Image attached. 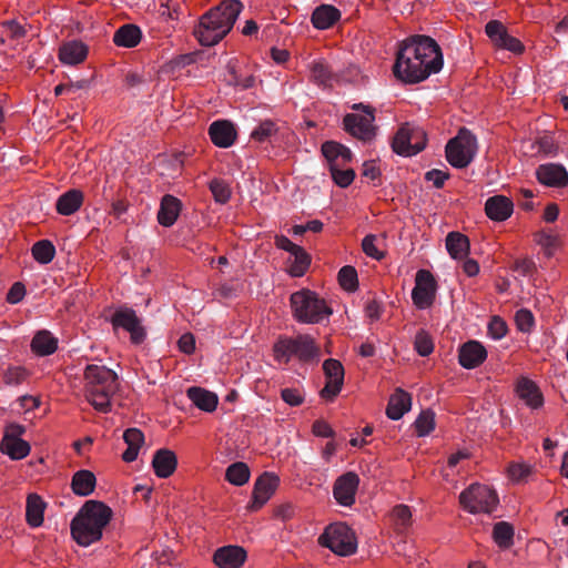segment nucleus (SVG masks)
<instances>
[{
    "label": "nucleus",
    "instance_id": "30",
    "mask_svg": "<svg viewBox=\"0 0 568 568\" xmlns=\"http://www.w3.org/2000/svg\"><path fill=\"white\" fill-rule=\"evenodd\" d=\"M410 395L407 392L398 388L395 390V393L390 396L388 400L386 414L390 419L397 420L402 418L403 415L410 409Z\"/></svg>",
    "mask_w": 568,
    "mask_h": 568
},
{
    "label": "nucleus",
    "instance_id": "25",
    "mask_svg": "<svg viewBox=\"0 0 568 568\" xmlns=\"http://www.w3.org/2000/svg\"><path fill=\"white\" fill-rule=\"evenodd\" d=\"M212 142L219 148H230L236 139L233 124L226 120L213 122L209 128Z\"/></svg>",
    "mask_w": 568,
    "mask_h": 568
},
{
    "label": "nucleus",
    "instance_id": "8",
    "mask_svg": "<svg viewBox=\"0 0 568 568\" xmlns=\"http://www.w3.org/2000/svg\"><path fill=\"white\" fill-rule=\"evenodd\" d=\"M446 159L457 169L468 166L477 153L476 136L467 129H460L457 135L446 145Z\"/></svg>",
    "mask_w": 568,
    "mask_h": 568
},
{
    "label": "nucleus",
    "instance_id": "27",
    "mask_svg": "<svg viewBox=\"0 0 568 568\" xmlns=\"http://www.w3.org/2000/svg\"><path fill=\"white\" fill-rule=\"evenodd\" d=\"M186 396L199 409L207 413L214 412L219 404L217 395L202 387H190Z\"/></svg>",
    "mask_w": 568,
    "mask_h": 568
},
{
    "label": "nucleus",
    "instance_id": "51",
    "mask_svg": "<svg viewBox=\"0 0 568 568\" xmlns=\"http://www.w3.org/2000/svg\"><path fill=\"white\" fill-rule=\"evenodd\" d=\"M362 248L364 253L372 258L379 261L384 257V252L378 246V239L374 234H368L363 239Z\"/></svg>",
    "mask_w": 568,
    "mask_h": 568
},
{
    "label": "nucleus",
    "instance_id": "40",
    "mask_svg": "<svg viewBox=\"0 0 568 568\" xmlns=\"http://www.w3.org/2000/svg\"><path fill=\"white\" fill-rule=\"evenodd\" d=\"M535 242L542 248L547 257H551L559 247L558 235L546 230L535 233Z\"/></svg>",
    "mask_w": 568,
    "mask_h": 568
},
{
    "label": "nucleus",
    "instance_id": "63",
    "mask_svg": "<svg viewBox=\"0 0 568 568\" xmlns=\"http://www.w3.org/2000/svg\"><path fill=\"white\" fill-rule=\"evenodd\" d=\"M313 434L317 437H332L334 432L332 427L324 420H316L313 424Z\"/></svg>",
    "mask_w": 568,
    "mask_h": 568
},
{
    "label": "nucleus",
    "instance_id": "55",
    "mask_svg": "<svg viewBox=\"0 0 568 568\" xmlns=\"http://www.w3.org/2000/svg\"><path fill=\"white\" fill-rule=\"evenodd\" d=\"M515 321L521 332H529L534 326V316L530 311L525 308L516 312Z\"/></svg>",
    "mask_w": 568,
    "mask_h": 568
},
{
    "label": "nucleus",
    "instance_id": "22",
    "mask_svg": "<svg viewBox=\"0 0 568 568\" xmlns=\"http://www.w3.org/2000/svg\"><path fill=\"white\" fill-rule=\"evenodd\" d=\"M514 211V204L510 199L504 195H494L487 199L485 203L486 215L496 222H504L509 219Z\"/></svg>",
    "mask_w": 568,
    "mask_h": 568
},
{
    "label": "nucleus",
    "instance_id": "4",
    "mask_svg": "<svg viewBox=\"0 0 568 568\" xmlns=\"http://www.w3.org/2000/svg\"><path fill=\"white\" fill-rule=\"evenodd\" d=\"M119 388L118 375L103 365L90 364L83 373V393L87 402L100 413L111 410V398Z\"/></svg>",
    "mask_w": 568,
    "mask_h": 568
},
{
    "label": "nucleus",
    "instance_id": "23",
    "mask_svg": "<svg viewBox=\"0 0 568 568\" xmlns=\"http://www.w3.org/2000/svg\"><path fill=\"white\" fill-rule=\"evenodd\" d=\"M88 47L80 40L63 42L59 48V60L67 65L82 63L88 55Z\"/></svg>",
    "mask_w": 568,
    "mask_h": 568
},
{
    "label": "nucleus",
    "instance_id": "26",
    "mask_svg": "<svg viewBox=\"0 0 568 568\" xmlns=\"http://www.w3.org/2000/svg\"><path fill=\"white\" fill-rule=\"evenodd\" d=\"M322 153L329 169L348 165L352 161V152L341 143L327 141L322 145Z\"/></svg>",
    "mask_w": 568,
    "mask_h": 568
},
{
    "label": "nucleus",
    "instance_id": "39",
    "mask_svg": "<svg viewBox=\"0 0 568 568\" xmlns=\"http://www.w3.org/2000/svg\"><path fill=\"white\" fill-rule=\"evenodd\" d=\"M493 538L497 546L501 549H508L514 544V528L506 521L495 524L493 529Z\"/></svg>",
    "mask_w": 568,
    "mask_h": 568
},
{
    "label": "nucleus",
    "instance_id": "7",
    "mask_svg": "<svg viewBox=\"0 0 568 568\" xmlns=\"http://www.w3.org/2000/svg\"><path fill=\"white\" fill-rule=\"evenodd\" d=\"M353 113L344 116V128L354 138L364 142L371 141L376 134L375 109L368 104L355 103Z\"/></svg>",
    "mask_w": 568,
    "mask_h": 568
},
{
    "label": "nucleus",
    "instance_id": "60",
    "mask_svg": "<svg viewBox=\"0 0 568 568\" xmlns=\"http://www.w3.org/2000/svg\"><path fill=\"white\" fill-rule=\"evenodd\" d=\"M503 42V45L499 49L508 50L515 54H520L524 52V44L520 42L519 39L510 36L509 33L506 36V39Z\"/></svg>",
    "mask_w": 568,
    "mask_h": 568
},
{
    "label": "nucleus",
    "instance_id": "1",
    "mask_svg": "<svg viewBox=\"0 0 568 568\" xmlns=\"http://www.w3.org/2000/svg\"><path fill=\"white\" fill-rule=\"evenodd\" d=\"M443 67L438 44L429 37L415 36L403 41L396 54L394 75L406 83H418Z\"/></svg>",
    "mask_w": 568,
    "mask_h": 568
},
{
    "label": "nucleus",
    "instance_id": "31",
    "mask_svg": "<svg viewBox=\"0 0 568 568\" xmlns=\"http://www.w3.org/2000/svg\"><path fill=\"white\" fill-rule=\"evenodd\" d=\"M83 200V193L80 190L72 189L59 196L55 209L59 214L68 216L81 207Z\"/></svg>",
    "mask_w": 568,
    "mask_h": 568
},
{
    "label": "nucleus",
    "instance_id": "20",
    "mask_svg": "<svg viewBox=\"0 0 568 568\" xmlns=\"http://www.w3.org/2000/svg\"><path fill=\"white\" fill-rule=\"evenodd\" d=\"M151 465L158 478L166 479L178 468V456L169 448H160L155 450Z\"/></svg>",
    "mask_w": 568,
    "mask_h": 568
},
{
    "label": "nucleus",
    "instance_id": "9",
    "mask_svg": "<svg viewBox=\"0 0 568 568\" xmlns=\"http://www.w3.org/2000/svg\"><path fill=\"white\" fill-rule=\"evenodd\" d=\"M318 542L338 556L353 555L357 549V541L353 530L342 523L327 526L320 536Z\"/></svg>",
    "mask_w": 568,
    "mask_h": 568
},
{
    "label": "nucleus",
    "instance_id": "36",
    "mask_svg": "<svg viewBox=\"0 0 568 568\" xmlns=\"http://www.w3.org/2000/svg\"><path fill=\"white\" fill-rule=\"evenodd\" d=\"M141 37L142 33L139 27L124 24L115 31L113 42L118 47L133 48L140 43Z\"/></svg>",
    "mask_w": 568,
    "mask_h": 568
},
{
    "label": "nucleus",
    "instance_id": "11",
    "mask_svg": "<svg viewBox=\"0 0 568 568\" xmlns=\"http://www.w3.org/2000/svg\"><path fill=\"white\" fill-rule=\"evenodd\" d=\"M392 146L399 155H415L425 149L426 133L418 125L405 123L395 134Z\"/></svg>",
    "mask_w": 568,
    "mask_h": 568
},
{
    "label": "nucleus",
    "instance_id": "45",
    "mask_svg": "<svg viewBox=\"0 0 568 568\" xmlns=\"http://www.w3.org/2000/svg\"><path fill=\"white\" fill-rule=\"evenodd\" d=\"M414 427L418 436L429 435L435 428V414L432 410H423L416 418Z\"/></svg>",
    "mask_w": 568,
    "mask_h": 568
},
{
    "label": "nucleus",
    "instance_id": "50",
    "mask_svg": "<svg viewBox=\"0 0 568 568\" xmlns=\"http://www.w3.org/2000/svg\"><path fill=\"white\" fill-rule=\"evenodd\" d=\"M210 190L217 203L224 204L231 197V189L229 184L221 179L212 180L210 183Z\"/></svg>",
    "mask_w": 568,
    "mask_h": 568
},
{
    "label": "nucleus",
    "instance_id": "10",
    "mask_svg": "<svg viewBox=\"0 0 568 568\" xmlns=\"http://www.w3.org/2000/svg\"><path fill=\"white\" fill-rule=\"evenodd\" d=\"M459 503L470 514H490L498 504V497L490 487L474 484L460 494Z\"/></svg>",
    "mask_w": 568,
    "mask_h": 568
},
{
    "label": "nucleus",
    "instance_id": "17",
    "mask_svg": "<svg viewBox=\"0 0 568 568\" xmlns=\"http://www.w3.org/2000/svg\"><path fill=\"white\" fill-rule=\"evenodd\" d=\"M359 484L358 476L348 471L339 476L333 487V495L342 506H352L355 503V494Z\"/></svg>",
    "mask_w": 568,
    "mask_h": 568
},
{
    "label": "nucleus",
    "instance_id": "41",
    "mask_svg": "<svg viewBox=\"0 0 568 568\" xmlns=\"http://www.w3.org/2000/svg\"><path fill=\"white\" fill-rule=\"evenodd\" d=\"M31 253L38 263L48 264L55 255V247L49 240H41L33 244Z\"/></svg>",
    "mask_w": 568,
    "mask_h": 568
},
{
    "label": "nucleus",
    "instance_id": "13",
    "mask_svg": "<svg viewBox=\"0 0 568 568\" xmlns=\"http://www.w3.org/2000/svg\"><path fill=\"white\" fill-rule=\"evenodd\" d=\"M436 291L437 283L433 274L427 270H419L412 292L415 306L419 310L429 308L435 302Z\"/></svg>",
    "mask_w": 568,
    "mask_h": 568
},
{
    "label": "nucleus",
    "instance_id": "48",
    "mask_svg": "<svg viewBox=\"0 0 568 568\" xmlns=\"http://www.w3.org/2000/svg\"><path fill=\"white\" fill-rule=\"evenodd\" d=\"M329 172L334 182L341 187H347L355 178L354 171L348 165L332 168Z\"/></svg>",
    "mask_w": 568,
    "mask_h": 568
},
{
    "label": "nucleus",
    "instance_id": "14",
    "mask_svg": "<svg viewBox=\"0 0 568 568\" xmlns=\"http://www.w3.org/2000/svg\"><path fill=\"white\" fill-rule=\"evenodd\" d=\"M326 383L320 395L326 402H333L344 384V367L337 359H326L323 363Z\"/></svg>",
    "mask_w": 568,
    "mask_h": 568
},
{
    "label": "nucleus",
    "instance_id": "15",
    "mask_svg": "<svg viewBox=\"0 0 568 568\" xmlns=\"http://www.w3.org/2000/svg\"><path fill=\"white\" fill-rule=\"evenodd\" d=\"M111 323L116 328H123L130 333L132 343L140 344L145 337V332L135 312L131 308H119L114 312Z\"/></svg>",
    "mask_w": 568,
    "mask_h": 568
},
{
    "label": "nucleus",
    "instance_id": "2",
    "mask_svg": "<svg viewBox=\"0 0 568 568\" xmlns=\"http://www.w3.org/2000/svg\"><path fill=\"white\" fill-rule=\"evenodd\" d=\"M243 4L239 0H226L204 13L194 30L202 45L219 43L233 28Z\"/></svg>",
    "mask_w": 568,
    "mask_h": 568
},
{
    "label": "nucleus",
    "instance_id": "34",
    "mask_svg": "<svg viewBox=\"0 0 568 568\" xmlns=\"http://www.w3.org/2000/svg\"><path fill=\"white\" fill-rule=\"evenodd\" d=\"M341 18V12L334 6L322 4L312 14V23L316 29L325 30L331 28Z\"/></svg>",
    "mask_w": 568,
    "mask_h": 568
},
{
    "label": "nucleus",
    "instance_id": "21",
    "mask_svg": "<svg viewBox=\"0 0 568 568\" xmlns=\"http://www.w3.org/2000/svg\"><path fill=\"white\" fill-rule=\"evenodd\" d=\"M486 357V348L477 341H469L459 348V364L467 369L478 367Z\"/></svg>",
    "mask_w": 568,
    "mask_h": 568
},
{
    "label": "nucleus",
    "instance_id": "52",
    "mask_svg": "<svg viewBox=\"0 0 568 568\" xmlns=\"http://www.w3.org/2000/svg\"><path fill=\"white\" fill-rule=\"evenodd\" d=\"M276 132L274 122L266 120L261 122L251 133V138L256 142H265Z\"/></svg>",
    "mask_w": 568,
    "mask_h": 568
},
{
    "label": "nucleus",
    "instance_id": "3",
    "mask_svg": "<svg viewBox=\"0 0 568 568\" xmlns=\"http://www.w3.org/2000/svg\"><path fill=\"white\" fill-rule=\"evenodd\" d=\"M111 518L110 507L102 501L88 500L71 521V536L78 545L88 547L101 539L103 529Z\"/></svg>",
    "mask_w": 568,
    "mask_h": 568
},
{
    "label": "nucleus",
    "instance_id": "24",
    "mask_svg": "<svg viewBox=\"0 0 568 568\" xmlns=\"http://www.w3.org/2000/svg\"><path fill=\"white\" fill-rule=\"evenodd\" d=\"M516 394L531 409H537L544 404V397L539 387L527 377H520L517 381Z\"/></svg>",
    "mask_w": 568,
    "mask_h": 568
},
{
    "label": "nucleus",
    "instance_id": "57",
    "mask_svg": "<svg viewBox=\"0 0 568 568\" xmlns=\"http://www.w3.org/2000/svg\"><path fill=\"white\" fill-rule=\"evenodd\" d=\"M488 333L493 338L500 339L507 334V325L501 318L494 317L489 322Z\"/></svg>",
    "mask_w": 568,
    "mask_h": 568
},
{
    "label": "nucleus",
    "instance_id": "6",
    "mask_svg": "<svg viewBox=\"0 0 568 568\" xmlns=\"http://www.w3.org/2000/svg\"><path fill=\"white\" fill-rule=\"evenodd\" d=\"M291 305L295 318L302 323H320L332 314L326 302L308 290L292 294Z\"/></svg>",
    "mask_w": 568,
    "mask_h": 568
},
{
    "label": "nucleus",
    "instance_id": "62",
    "mask_svg": "<svg viewBox=\"0 0 568 568\" xmlns=\"http://www.w3.org/2000/svg\"><path fill=\"white\" fill-rule=\"evenodd\" d=\"M178 345L181 352L192 354L195 351V338L190 333L183 334L180 337Z\"/></svg>",
    "mask_w": 568,
    "mask_h": 568
},
{
    "label": "nucleus",
    "instance_id": "5",
    "mask_svg": "<svg viewBox=\"0 0 568 568\" xmlns=\"http://www.w3.org/2000/svg\"><path fill=\"white\" fill-rule=\"evenodd\" d=\"M318 355L320 348L310 335L281 336L273 345L274 361L278 364H288L293 357L301 362H308L317 358Z\"/></svg>",
    "mask_w": 568,
    "mask_h": 568
},
{
    "label": "nucleus",
    "instance_id": "54",
    "mask_svg": "<svg viewBox=\"0 0 568 568\" xmlns=\"http://www.w3.org/2000/svg\"><path fill=\"white\" fill-rule=\"evenodd\" d=\"M508 477L516 483L523 481L531 473V466L525 463H511L508 466Z\"/></svg>",
    "mask_w": 568,
    "mask_h": 568
},
{
    "label": "nucleus",
    "instance_id": "59",
    "mask_svg": "<svg viewBox=\"0 0 568 568\" xmlns=\"http://www.w3.org/2000/svg\"><path fill=\"white\" fill-rule=\"evenodd\" d=\"M2 29L10 38H21L24 36L23 27L16 20H7L1 23Z\"/></svg>",
    "mask_w": 568,
    "mask_h": 568
},
{
    "label": "nucleus",
    "instance_id": "46",
    "mask_svg": "<svg viewBox=\"0 0 568 568\" xmlns=\"http://www.w3.org/2000/svg\"><path fill=\"white\" fill-rule=\"evenodd\" d=\"M485 32L497 48L503 45L504 39L508 34L506 27L498 20H490L485 27Z\"/></svg>",
    "mask_w": 568,
    "mask_h": 568
},
{
    "label": "nucleus",
    "instance_id": "43",
    "mask_svg": "<svg viewBox=\"0 0 568 568\" xmlns=\"http://www.w3.org/2000/svg\"><path fill=\"white\" fill-rule=\"evenodd\" d=\"M30 376V372L19 365H10L2 373L3 383L8 386H18L24 383Z\"/></svg>",
    "mask_w": 568,
    "mask_h": 568
},
{
    "label": "nucleus",
    "instance_id": "28",
    "mask_svg": "<svg viewBox=\"0 0 568 568\" xmlns=\"http://www.w3.org/2000/svg\"><path fill=\"white\" fill-rule=\"evenodd\" d=\"M181 207L182 204L178 197L170 194L164 195L158 213L159 223L165 227L172 226L179 217Z\"/></svg>",
    "mask_w": 568,
    "mask_h": 568
},
{
    "label": "nucleus",
    "instance_id": "58",
    "mask_svg": "<svg viewBox=\"0 0 568 568\" xmlns=\"http://www.w3.org/2000/svg\"><path fill=\"white\" fill-rule=\"evenodd\" d=\"M26 295V287L22 283L16 282L7 294V302L10 304H18Z\"/></svg>",
    "mask_w": 568,
    "mask_h": 568
},
{
    "label": "nucleus",
    "instance_id": "19",
    "mask_svg": "<svg viewBox=\"0 0 568 568\" xmlns=\"http://www.w3.org/2000/svg\"><path fill=\"white\" fill-rule=\"evenodd\" d=\"M536 178L539 183L546 186L562 187L568 184V173L566 169L556 163L539 165L536 170Z\"/></svg>",
    "mask_w": 568,
    "mask_h": 568
},
{
    "label": "nucleus",
    "instance_id": "37",
    "mask_svg": "<svg viewBox=\"0 0 568 568\" xmlns=\"http://www.w3.org/2000/svg\"><path fill=\"white\" fill-rule=\"evenodd\" d=\"M446 248L453 258L462 260L469 252V240L459 232H450L446 236Z\"/></svg>",
    "mask_w": 568,
    "mask_h": 568
},
{
    "label": "nucleus",
    "instance_id": "12",
    "mask_svg": "<svg viewBox=\"0 0 568 568\" xmlns=\"http://www.w3.org/2000/svg\"><path fill=\"white\" fill-rule=\"evenodd\" d=\"M24 432V426L17 423H11L4 428L0 450L12 460L23 459L30 454L31 447L29 443L21 438Z\"/></svg>",
    "mask_w": 568,
    "mask_h": 568
},
{
    "label": "nucleus",
    "instance_id": "53",
    "mask_svg": "<svg viewBox=\"0 0 568 568\" xmlns=\"http://www.w3.org/2000/svg\"><path fill=\"white\" fill-rule=\"evenodd\" d=\"M414 346L420 356H428L434 351V343L432 337L424 331L416 334Z\"/></svg>",
    "mask_w": 568,
    "mask_h": 568
},
{
    "label": "nucleus",
    "instance_id": "16",
    "mask_svg": "<svg viewBox=\"0 0 568 568\" xmlns=\"http://www.w3.org/2000/svg\"><path fill=\"white\" fill-rule=\"evenodd\" d=\"M278 486V478L274 474L264 473L254 484L252 501L248 509L256 511L261 509L273 496Z\"/></svg>",
    "mask_w": 568,
    "mask_h": 568
},
{
    "label": "nucleus",
    "instance_id": "47",
    "mask_svg": "<svg viewBox=\"0 0 568 568\" xmlns=\"http://www.w3.org/2000/svg\"><path fill=\"white\" fill-rule=\"evenodd\" d=\"M338 282L345 291H355L358 285L356 270L349 265L343 266L338 272Z\"/></svg>",
    "mask_w": 568,
    "mask_h": 568
},
{
    "label": "nucleus",
    "instance_id": "49",
    "mask_svg": "<svg viewBox=\"0 0 568 568\" xmlns=\"http://www.w3.org/2000/svg\"><path fill=\"white\" fill-rule=\"evenodd\" d=\"M311 79L320 84L326 85L331 80V71L323 61H313L311 64Z\"/></svg>",
    "mask_w": 568,
    "mask_h": 568
},
{
    "label": "nucleus",
    "instance_id": "29",
    "mask_svg": "<svg viewBox=\"0 0 568 568\" xmlns=\"http://www.w3.org/2000/svg\"><path fill=\"white\" fill-rule=\"evenodd\" d=\"M97 486L95 475L88 469H81L73 474L71 489L74 495L87 497L91 495Z\"/></svg>",
    "mask_w": 568,
    "mask_h": 568
},
{
    "label": "nucleus",
    "instance_id": "35",
    "mask_svg": "<svg viewBox=\"0 0 568 568\" xmlns=\"http://www.w3.org/2000/svg\"><path fill=\"white\" fill-rule=\"evenodd\" d=\"M123 439L128 448L122 454V459L125 463H132L138 458L139 452L144 444V435L138 428H129L124 432Z\"/></svg>",
    "mask_w": 568,
    "mask_h": 568
},
{
    "label": "nucleus",
    "instance_id": "32",
    "mask_svg": "<svg viewBox=\"0 0 568 568\" xmlns=\"http://www.w3.org/2000/svg\"><path fill=\"white\" fill-rule=\"evenodd\" d=\"M47 504L38 494H30L27 497L26 519L29 526L40 527L43 524V516Z\"/></svg>",
    "mask_w": 568,
    "mask_h": 568
},
{
    "label": "nucleus",
    "instance_id": "44",
    "mask_svg": "<svg viewBox=\"0 0 568 568\" xmlns=\"http://www.w3.org/2000/svg\"><path fill=\"white\" fill-rule=\"evenodd\" d=\"M392 521L398 532H404L412 524V511L406 505H397L393 508Z\"/></svg>",
    "mask_w": 568,
    "mask_h": 568
},
{
    "label": "nucleus",
    "instance_id": "56",
    "mask_svg": "<svg viewBox=\"0 0 568 568\" xmlns=\"http://www.w3.org/2000/svg\"><path fill=\"white\" fill-rule=\"evenodd\" d=\"M281 397L290 406H300L304 402L302 392L296 388L282 389Z\"/></svg>",
    "mask_w": 568,
    "mask_h": 568
},
{
    "label": "nucleus",
    "instance_id": "38",
    "mask_svg": "<svg viewBox=\"0 0 568 568\" xmlns=\"http://www.w3.org/2000/svg\"><path fill=\"white\" fill-rule=\"evenodd\" d=\"M288 272L292 276H303L311 264V257L302 246H297L293 253L290 254Z\"/></svg>",
    "mask_w": 568,
    "mask_h": 568
},
{
    "label": "nucleus",
    "instance_id": "18",
    "mask_svg": "<svg viewBox=\"0 0 568 568\" xmlns=\"http://www.w3.org/2000/svg\"><path fill=\"white\" fill-rule=\"evenodd\" d=\"M247 558L246 550L240 546H223L215 550L213 562L219 568H241Z\"/></svg>",
    "mask_w": 568,
    "mask_h": 568
},
{
    "label": "nucleus",
    "instance_id": "61",
    "mask_svg": "<svg viewBox=\"0 0 568 568\" xmlns=\"http://www.w3.org/2000/svg\"><path fill=\"white\" fill-rule=\"evenodd\" d=\"M448 176L449 175L447 172L434 169L426 173L425 179L428 182H432L434 184V186L439 189L444 185V183L448 179Z\"/></svg>",
    "mask_w": 568,
    "mask_h": 568
},
{
    "label": "nucleus",
    "instance_id": "64",
    "mask_svg": "<svg viewBox=\"0 0 568 568\" xmlns=\"http://www.w3.org/2000/svg\"><path fill=\"white\" fill-rule=\"evenodd\" d=\"M470 457L467 450H458L457 453L452 454L447 460V467L452 470L456 469L460 462L466 460Z\"/></svg>",
    "mask_w": 568,
    "mask_h": 568
},
{
    "label": "nucleus",
    "instance_id": "42",
    "mask_svg": "<svg viewBox=\"0 0 568 568\" xmlns=\"http://www.w3.org/2000/svg\"><path fill=\"white\" fill-rule=\"evenodd\" d=\"M225 477L232 485L243 486L250 479V469L244 463H234L227 467Z\"/></svg>",
    "mask_w": 568,
    "mask_h": 568
},
{
    "label": "nucleus",
    "instance_id": "33",
    "mask_svg": "<svg viewBox=\"0 0 568 568\" xmlns=\"http://www.w3.org/2000/svg\"><path fill=\"white\" fill-rule=\"evenodd\" d=\"M31 351L38 356H48L58 348V339L49 331H39L31 341Z\"/></svg>",
    "mask_w": 568,
    "mask_h": 568
}]
</instances>
